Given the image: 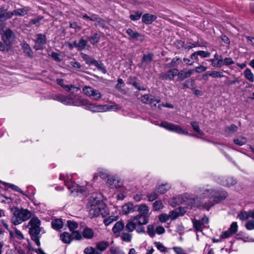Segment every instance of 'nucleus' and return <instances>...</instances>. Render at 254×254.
<instances>
[{
    "instance_id": "obj_20",
    "label": "nucleus",
    "mask_w": 254,
    "mask_h": 254,
    "mask_svg": "<svg viewBox=\"0 0 254 254\" xmlns=\"http://www.w3.org/2000/svg\"><path fill=\"white\" fill-rule=\"evenodd\" d=\"M64 81L63 79L58 78L57 79V84L62 87L67 92H70L72 90V89H76V91L79 90L80 89L79 88L75 87L72 84L65 85L64 83Z\"/></svg>"
},
{
    "instance_id": "obj_48",
    "label": "nucleus",
    "mask_w": 254,
    "mask_h": 254,
    "mask_svg": "<svg viewBox=\"0 0 254 254\" xmlns=\"http://www.w3.org/2000/svg\"><path fill=\"white\" fill-rule=\"evenodd\" d=\"M80 55L81 56V58L84 61H85L86 63L87 64H92L93 61L95 60V59H93L88 55L85 54L81 53Z\"/></svg>"
},
{
    "instance_id": "obj_11",
    "label": "nucleus",
    "mask_w": 254,
    "mask_h": 254,
    "mask_svg": "<svg viewBox=\"0 0 254 254\" xmlns=\"http://www.w3.org/2000/svg\"><path fill=\"white\" fill-rule=\"evenodd\" d=\"M140 101L144 104H149L151 106L156 107V105L154 104V103L156 102L158 103L160 102L161 100L160 98L158 97H156L152 95L146 94L141 96L140 97Z\"/></svg>"
},
{
    "instance_id": "obj_12",
    "label": "nucleus",
    "mask_w": 254,
    "mask_h": 254,
    "mask_svg": "<svg viewBox=\"0 0 254 254\" xmlns=\"http://www.w3.org/2000/svg\"><path fill=\"white\" fill-rule=\"evenodd\" d=\"M36 38L35 40V45L34 48L36 50H42L46 44L47 37L45 34H38L36 36Z\"/></svg>"
},
{
    "instance_id": "obj_6",
    "label": "nucleus",
    "mask_w": 254,
    "mask_h": 254,
    "mask_svg": "<svg viewBox=\"0 0 254 254\" xmlns=\"http://www.w3.org/2000/svg\"><path fill=\"white\" fill-rule=\"evenodd\" d=\"M12 215L11 218V223L17 225L28 220L32 215L31 211L27 209H19L17 207L11 208Z\"/></svg>"
},
{
    "instance_id": "obj_43",
    "label": "nucleus",
    "mask_w": 254,
    "mask_h": 254,
    "mask_svg": "<svg viewBox=\"0 0 254 254\" xmlns=\"http://www.w3.org/2000/svg\"><path fill=\"white\" fill-rule=\"evenodd\" d=\"M207 75L213 78H221L225 76L222 72L218 71H212L210 73L207 72Z\"/></svg>"
},
{
    "instance_id": "obj_28",
    "label": "nucleus",
    "mask_w": 254,
    "mask_h": 254,
    "mask_svg": "<svg viewBox=\"0 0 254 254\" xmlns=\"http://www.w3.org/2000/svg\"><path fill=\"white\" fill-rule=\"evenodd\" d=\"M21 46L24 53L29 57L32 58L33 57V51L31 50L30 46L24 42L21 43Z\"/></svg>"
},
{
    "instance_id": "obj_9",
    "label": "nucleus",
    "mask_w": 254,
    "mask_h": 254,
    "mask_svg": "<svg viewBox=\"0 0 254 254\" xmlns=\"http://www.w3.org/2000/svg\"><path fill=\"white\" fill-rule=\"evenodd\" d=\"M82 91L86 95L96 101L101 99L102 96L101 94L98 90L95 89L90 86H84L83 88Z\"/></svg>"
},
{
    "instance_id": "obj_60",
    "label": "nucleus",
    "mask_w": 254,
    "mask_h": 254,
    "mask_svg": "<svg viewBox=\"0 0 254 254\" xmlns=\"http://www.w3.org/2000/svg\"><path fill=\"white\" fill-rule=\"evenodd\" d=\"M152 58H153V54H152L144 55L142 58V62H146L147 63H149L152 61Z\"/></svg>"
},
{
    "instance_id": "obj_40",
    "label": "nucleus",
    "mask_w": 254,
    "mask_h": 254,
    "mask_svg": "<svg viewBox=\"0 0 254 254\" xmlns=\"http://www.w3.org/2000/svg\"><path fill=\"white\" fill-rule=\"evenodd\" d=\"M234 142L239 146H242L247 143V138L244 136H240L238 138L234 139Z\"/></svg>"
},
{
    "instance_id": "obj_24",
    "label": "nucleus",
    "mask_w": 254,
    "mask_h": 254,
    "mask_svg": "<svg viewBox=\"0 0 254 254\" xmlns=\"http://www.w3.org/2000/svg\"><path fill=\"white\" fill-rule=\"evenodd\" d=\"M100 37L98 33H95L91 36H86L85 38L87 40L90 42L91 44L94 45L99 43Z\"/></svg>"
},
{
    "instance_id": "obj_45",
    "label": "nucleus",
    "mask_w": 254,
    "mask_h": 254,
    "mask_svg": "<svg viewBox=\"0 0 254 254\" xmlns=\"http://www.w3.org/2000/svg\"><path fill=\"white\" fill-rule=\"evenodd\" d=\"M238 129V127L234 124L231 125L230 126H227L225 128V131L228 133H232L236 131Z\"/></svg>"
},
{
    "instance_id": "obj_50",
    "label": "nucleus",
    "mask_w": 254,
    "mask_h": 254,
    "mask_svg": "<svg viewBox=\"0 0 254 254\" xmlns=\"http://www.w3.org/2000/svg\"><path fill=\"white\" fill-rule=\"evenodd\" d=\"M181 61V59L180 58L175 57L173 58L171 62L168 64L169 66L172 67H176Z\"/></svg>"
},
{
    "instance_id": "obj_34",
    "label": "nucleus",
    "mask_w": 254,
    "mask_h": 254,
    "mask_svg": "<svg viewBox=\"0 0 254 254\" xmlns=\"http://www.w3.org/2000/svg\"><path fill=\"white\" fill-rule=\"evenodd\" d=\"M137 211L139 212V214H142L145 216H147L149 212V207L144 204H141L139 206H137Z\"/></svg>"
},
{
    "instance_id": "obj_10",
    "label": "nucleus",
    "mask_w": 254,
    "mask_h": 254,
    "mask_svg": "<svg viewBox=\"0 0 254 254\" xmlns=\"http://www.w3.org/2000/svg\"><path fill=\"white\" fill-rule=\"evenodd\" d=\"M209 222V219L206 216H204L200 220L193 219V227L196 232H201L205 227V225Z\"/></svg>"
},
{
    "instance_id": "obj_57",
    "label": "nucleus",
    "mask_w": 254,
    "mask_h": 254,
    "mask_svg": "<svg viewBox=\"0 0 254 254\" xmlns=\"http://www.w3.org/2000/svg\"><path fill=\"white\" fill-rule=\"evenodd\" d=\"M228 230H229L233 235L236 233L238 231V225L237 222H233L231 224Z\"/></svg>"
},
{
    "instance_id": "obj_31",
    "label": "nucleus",
    "mask_w": 254,
    "mask_h": 254,
    "mask_svg": "<svg viewBox=\"0 0 254 254\" xmlns=\"http://www.w3.org/2000/svg\"><path fill=\"white\" fill-rule=\"evenodd\" d=\"M82 236L85 239H91L94 237V232L91 228L86 227L82 232Z\"/></svg>"
},
{
    "instance_id": "obj_49",
    "label": "nucleus",
    "mask_w": 254,
    "mask_h": 254,
    "mask_svg": "<svg viewBox=\"0 0 254 254\" xmlns=\"http://www.w3.org/2000/svg\"><path fill=\"white\" fill-rule=\"evenodd\" d=\"M163 204L161 200H156L153 203V207L155 211H158L163 208Z\"/></svg>"
},
{
    "instance_id": "obj_53",
    "label": "nucleus",
    "mask_w": 254,
    "mask_h": 254,
    "mask_svg": "<svg viewBox=\"0 0 254 254\" xmlns=\"http://www.w3.org/2000/svg\"><path fill=\"white\" fill-rule=\"evenodd\" d=\"M84 252L85 254H97L98 251L96 248H94L92 247H89L84 249Z\"/></svg>"
},
{
    "instance_id": "obj_7",
    "label": "nucleus",
    "mask_w": 254,
    "mask_h": 254,
    "mask_svg": "<svg viewBox=\"0 0 254 254\" xmlns=\"http://www.w3.org/2000/svg\"><path fill=\"white\" fill-rule=\"evenodd\" d=\"M160 126L170 131H173L179 134L195 136L194 135L190 134L186 129L181 126L173 124H170L166 121L162 122Z\"/></svg>"
},
{
    "instance_id": "obj_8",
    "label": "nucleus",
    "mask_w": 254,
    "mask_h": 254,
    "mask_svg": "<svg viewBox=\"0 0 254 254\" xmlns=\"http://www.w3.org/2000/svg\"><path fill=\"white\" fill-rule=\"evenodd\" d=\"M0 32L2 41L11 48L12 43L16 38L14 33L9 28L1 29Z\"/></svg>"
},
{
    "instance_id": "obj_54",
    "label": "nucleus",
    "mask_w": 254,
    "mask_h": 254,
    "mask_svg": "<svg viewBox=\"0 0 254 254\" xmlns=\"http://www.w3.org/2000/svg\"><path fill=\"white\" fill-rule=\"evenodd\" d=\"M142 13L141 12L137 11L134 14H130L129 18L131 20L133 21L137 20L141 17Z\"/></svg>"
},
{
    "instance_id": "obj_23",
    "label": "nucleus",
    "mask_w": 254,
    "mask_h": 254,
    "mask_svg": "<svg viewBox=\"0 0 254 254\" xmlns=\"http://www.w3.org/2000/svg\"><path fill=\"white\" fill-rule=\"evenodd\" d=\"M137 205L134 206L132 202H128L124 204L122 207V210L124 213L127 214L130 212L134 211Z\"/></svg>"
},
{
    "instance_id": "obj_64",
    "label": "nucleus",
    "mask_w": 254,
    "mask_h": 254,
    "mask_svg": "<svg viewBox=\"0 0 254 254\" xmlns=\"http://www.w3.org/2000/svg\"><path fill=\"white\" fill-rule=\"evenodd\" d=\"M245 227L247 228V229L249 230H252L254 229V220H249L245 224Z\"/></svg>"
},
{
    "instance_id": "obj_2",
    "label": "nucleus",
    "mask_w": 254,
    "mask_h": 254,
    "mask_svg": "<svg viewBox=\"0 0 254 254\" xmlns=\"http://www.w3.org/2000/svg\"><path fill=\"white\" fill-rule=\"evenodd\" d=\"M52 98L65 105L80 106L87 104L86 100L77 94H73L72 92L67 96L61 94H54L52 96Z\"/></svg>"
},
{
    "instance_id": "obj_36",
    "label": "nucleus",
    "mask_w": 254,
    "mask_h": 254,
    "mask_svg": "<svg viewBox=\"0 0 254 254\" xmlns=\"http://www.w3.org/2000/svg\"><path fill=\"white\" fill-rule=\"evenodd\" d=\"M63 223L61 219H57L52 221V228L56 230H59L63 227Z\"/></svg>"
},
{
    "instance_id": "obj_21",
    "label": "nucleus",
    "mask_w": 254,
    "mask_h": 254,
    "mask_svg": "<svg viewBox=\"0 0 254 254\" xmlns=\"http://www.w3.org/2000/svg\"><path fill=\"white\" fill-rule=\"evenodd\" d=\"M126 33L131 39H138L141 42L144 40V37L141 34L136 31H133L131 29H127L126 30Z\"/></svg>"
},
{
    "instance_id": "obj_17",
    "label": "nucleus",
    "mask_w": 254,
    "mask_h": 254,
    "mask_svg": "<svg viewBox=\"0 0 254 254\" xmlns=\"http://www.w3.org/2000/svg\"><path fill=\"white\" fill-rule=\"evenodd\" d=\"M186 212V211L185 208L180 207L179 208L176 209L175 210L170 212V218L173 220L176 219L179 216L183 215Z\"/></svg>"
},
{
    "instance_id": "obj_1",
    "label": "nucleus",
    "mask_w": 254,
    "mask_h": 254,
    "mask_svg": "<svg viewBox=\"0 0 254 254\" xmlns=\"http://www.w3.org/2000/svg\"><path fill=\"white\" fill-rule=\"evenodd\" d=\"M215 196H217V191L213 189H205L201 194V197L195 196L191 198L190 201L193 207L206 208L209 210L213 203L210 201H206L204 198H215Z\"/></svg>"
},
{
    "instance_id": "obj_25",
    "label": "nucleus",
    "mask_w": 254,
    "mask_h": 254,
    "mask_svg": "<svg viewBox=\"0 0 254 254\" xmlns=\"http://www.w3.org/2000/svg\"><path fill=\"white\" fill-rule=\"evenodd\" d=\"M156 18V16L153 14H145L142 17V21L146 24H150Z\"/></svg>"
},
{
    "instance_id": "obj_32",
    "label": "nucleus",
    "mask_w": 254,
    "mask_h": 254,
    "mask_svg": "<svg viewBox=\"0 0 254 254\" xmlns=\"http://www.w3.org/2000/svg\"><path fill=\"white\" fill-rule=\"evenodd\" d=\"M244 75L245 78L250 82H254V74L250 68H246L244 71Z\"/></svg>"
},
{
    "instance_id": "obj_41",
    "label": "nucleus",
    "mask_w": 254,
    "mask_h": 254,
    "mask_svg": "<svg viewBox=\"0 0 254 254\" xmlns=\"http://www.w3.org/2000/svg\"><path fill=\"white\" fill-rule=\"evenodd\" d=\"M194 81L192 80H187L182 84V89L185 90L187 88H192L194 86Z\"/></svg>"
},
{
    "instance_id": "obj_14",
    "label": "nucleus",
    "mask_w": 254,
    "mask_h": 254,
    "mask_svg": "<svg viewBox=\"0 0 254 254\" xmlns=\"http://www.w3.org/2000/svg\"><path fill=\"white\" fill-rule=\"evenodd\" d=\"M60 180H63L64 181V184L67 187L68 190H70L71 192H73L74 191L76 192L81 191L83 192L82 190L78 188L75 183L72 182L71 180L68 181L65 180V176L64 175H61L60 176Z\"/></svg>"
},
{
    "instance_id": "obj_39",
    "label": "nucleus",
    "mask_w": 254,
    "mask_h": 254,
    "mask_svg": "<svg viewBox=\"0 0 254 254\" xmlns=\"http://www.w3.org/2000/svg\"><path fill=\"white\" fill-rule=\"evenodd\" d=\"M211 62H215L217 61L216 67L220 68L222 66V57L221 55L215 54L214 58L210 60Z\"/></svg>"
},
{
    "instance_id": "obj_55",
    "label": "nucleus",
    "mask_w": 254,
    "mask_h": 254,
    "mask_svg": "<svg viewBox=\"0 0 254 254\" xmlns=\"http://www.w3.org/2000/svg\"><path fill=\"white\" fill-rule=\"evenodd\" d=\"M109 251L111 254H125L119 248L111 247Z\"/></svg>"
},
{
    "instance_id": "obj_35",
    "label": "nucleus",
    "mask_w": 254,
    "mask_h": 254,
    "mask_svg": "<svg viewBox=\"0 0 254 254\" xmlns=\"http://www.w3.org/2000/svg\"><path fill=\"white\" fill-rule=\"evenodd\" d=\"M170 188L169 185L167 184L159 185L156 188L155 191L159 194H164L167 192Z\"/></svg>"
},
{
    "instance_id": "obj_56",
    "label": "nucleus",
    "mask_w": 254,
    "mask_h": 254,
    "mask_svg": "<svg viewBox=\"0 0 254 254\" xmlns=\"http://www.w3.org/2000/svg\"><path fill=\"white\" fill-rule=\"evenodd\" d=\"M155 246L157 249L161 252H165L167 251V248H166L161 243L156 242L154 243Z\"/></svg>"
},
{
    "instance_id": "obj_27",
    "label": "nucleus",
    "mask_w": 254,
    "mask_h": 254,
    "mask_svg": "<svg viewBox=\"0 0 254 254\" xmlns=\"http://www.w3.org/2000/svg\"><path fill=\"white\" fill-rule=\"evenodd\" d=\"M78 51L83 50L85 49H88L90 48V46L88 44L87 40L84 39L83 37L80 38L78 42Z\"/></svg>"
},
{
    "instance_id": "obj_33",
    "label": "nucleus",
    "mask_w": 254,
    "mask_h": 254,
    "mask_svg": "<svg viewBox=\"0 0 254 254\" xmlns=\"http://www.w3.org/2000/svg\"><path fill=\"white\" fill-rule=\"evenodd\" d=\"M61 239L65 244H70L72 241L71 235L67 232H64L61 234Z\"/></svg>"
},
{
    "instance_id": "obj_37",
    "label": "nucleus",
    "mask_w": 254,
    "mask_h": 254,
    "mask_svg": "<svg viewBox=\"0 0 254 254\" xmlns=\"http://www.w3.org/2000/svg\"><path fill=\"white\" fill-rule=\"evenodd\" d=\"M28 10L26 8H21L16 9L13 11L11 12L12 14V16L14 15L16 16H24L27 13Z\"/></svg>"
},
{
    "instance_id": "obj_58",
    "label": "nucleus",
    "mask_w": 254,
    "mask_h": 254,
    "mask_svg": "<svg viewBox=\"0 0 254 254\" xmlns=\"http://www.w3.org/2000/svg\"><path fill=\"white\" fill-rule=\"evenodd\" d=\"M234 64L233 60L230 58H226L224 59H222V66H228Z\"/></svg>"
},
{
    "instance_id": "obj_30",
    "label": "nucleus",
    "mask_w": 254,
    "mask_h": 254,
    "mask_svg": "<svg viewBox=\"0 0 254 254\" xmlns=\"http://www.w3.org/2000/svg\"><path fill=\"white\" fill-rule=\"evenodd\" d=\"M137 224L135 221L132 220V217L131 220L128 221V223L125 226V230L128 232H132L136 228Z\"/></svg>"
},
{
    "instance_id": "obj_5",
    "label": "nucleus",
    "mask_w": 254,
    "mask_h": 254,
    "mask_svg": "<svg viewBox=\"0 0 254 254\" xmlns=\"http://www.w3.org/2000/svg\"><path fill=\"white\" fill-rule=\"evenodd\" d=\"M41 223L40 220L38 217H33L27 225L31 238L37 246H40V239L41 237L40 233L42 231V227H40Z\"/></svg>"
},
{
    "instance_id": "obj_63",
    "label": "nucleus",
    "mask_w": 254,
    "mask_h": 254,
    "mask_svg": "<svg viewBox=\"0 0 254 254\" xmlns=\"http://www.w3.org/2000/svg\"><path fill=\"white\" fill-rule=\"evenodd\" d=\"M50 55L56 62H60L62 61L59 53L52 52Z\"/></svg>"
},
{
    "instance_id": "obj_42",
    "label": "nucleus",
    "mask_w": 254,
    "mask_h": 254,
    "mask_svg": "<svg viewBox=\"0 0 254 254\" xmlns=\"http://www.w3.org/2000/svg\"><path fill=\"white\" fill-rule=\"evenodd\" d=\"M190 125L193 129V130L197 132L199 135H203L204 133L203 132L199 129V127L198 123L196 122H191L190 123Z\"/></svg>"
},
{
    "instance_id": "obj_62",
    "label": "nucleus",
    "mask_w": 254,
    "mask_h": 254,
    "mask_svg": "<svg viewBox=\"0 0 254 254\" xmlns=\"http://www.w3.org/2000/svg\"><path fill=\"white\" fill-rule=\"evenodd\" d=\"M147 197H148L149 201H152L157 198L158 193L155 191V192L148 193L147 194Z\"/></svg>"
},
{
    "instance_id": "obj_4",
    "label": "nucleus",
    "mask_w": 254,
    "mask_h": 254,
    "mask_svg": "<svg viewBox=\"0 0 254 254\" xmlns=\"http://www.w3.org/2000/svg\"><path fill=\"white\" fill-rule=\"evenodd\" d=\"M91 207L89 210L92 217L102 216L104 217L109 214L108 209L106 205L97 197L92 196L90 199Z\"/></svg>"
},
{
    "instance_id": "obj_38",
    "label": "nucleus",
    "mask_w": 254,
    "mask_h": 254,
    "mask_svg": "<svg viewBox=\"0 0 254 254\" xmlns=\"http://www.w3.org/2000/svg\"><path fill=\"white\" fill-rule=\"evenodd\" d=\"M92 64L95 65L99 70L102 71L103 73H106L107 72V70L104 64L101 62H98L97 60H95L93 61V63Z\"/></svg>"
},
{
    "instance_id": "obj_18",
    "label": "nucleus",
    "mask_w": 254,
    "mask_h": 254,
    "mask_svg": "<svg viewBox=\"0 0 254 254\" xmlns=\"http://www.w3.org/2000/svg\"><path fill=\"white\" fill-rule=\"evenodd\" d=\"M7 9L2 7L0 8V22H2L12 16L11 11H6Z\"/></svg>"
},
{
    "instance_id": "obj_16",
    "label": "nucleus",
    "mask_w": 254,
    "mask_h": 254,
    "mask_svg": "<svg viewBox=\"0 0 254 254\" xmlns=\"http://www.w3.org/2000/svg\"><path fill=\"white\" fill-rule=\"evenodd\" d=\"M194 72V70L193 69H189L186 71L185 69L181 70L180 71H178V80L182 81L185 79L189 77Z\"/></svg>"
},
{
    "instance_id": "obj_13",
    "label": "nucleus",
    "mask_w": 254,
    "mask_h": 254,
    "mask_svg": "<svg viewBox=\"0 0 254 254\" xmlns=\"http://www.w3.org/2000/svg\"><path fill=\"white\" fill-rule=\"evenodd\" d=\"M88 101H87V104L86 106V109L91 111L93 112H105L108 110L109 108L107 105H96L93 103H87Z\"/></svg>"
},
{
    "instance_id": "obj_61",
    "label": "nucleus",
    "mask_w": 254,
    "mask_h": 254,
    "mask_svg": "<svg viewBox=\"0 0 254 254\" xmlns=\"http://www.w3.org/2000/svg\"><path fill=\"white\" fill-rule=\"evenodd\" d=\"M89 20L97 21L99 24H101L102 22L103 21L97 15L94 14H92L90 16Z\"/></svg>"
},
{
    "instance_id": "obj_59",
    "label": "nucleus",
    "mask_w": 254,
    "mask_h": 254,
    "mask_svg": "<svg viewBox=\"0 0 254 254\" xmlns=\"http://www.w3.org/2000/svg\"><path fill=\"white\" fill-rule=\"evenodd\" d=\"M71 238L77 240H80L82 239L81 234L77 231H73L71 234Z\"/></svg>"
},
{
    "instance_id": "obj_22",
    "label": "nucleus",
    "mask_w": 254,
    "mask_h": 254,
    "mask_svg": "<svg viewBox=\"0 0 254 254\" xmlns=\"http://www.w3.org/2000/svg\"><path fill=\"white\" fill-rule=\"evenodd\" d=\"M220 183L224 186L229 187L235 185L237 181L233 178L227 177L222 178L220 180Z\"/></svg>"
},
{
    "instance_id": "obj_15",
    "label": "nucleus",
    "mask_w": 254,
    "mask_h": 254,
    "mask_svg": "<svg viewBox=\"0 0 254 254\" xmlns=\"http://www.w3.org/2000/svg\"><path fill=\"white\" fill-rule=\"evenodd\" d=\"M132 220L135 221L137 225L141 226L148 223V216L142 214H138L132 217Z\"/></svg>"
},
{
    "instance_id": "obj_29",
    "label": "nucleus",
    "mask_w": 254,
    "mask_h": 254,
    "mask_svg": "<svg viewBox=\"0 0 254 254\" xmlns=\"http://www.w3.org/2000/svg\"><path fill=\"white\" fill-rule=\"evenodd\" d=\"M125 228V224L122 221H118L113 227L112 231L115 234L121 232Z\"/></svg>"
},
{
    "instance_id": "obj_51",
    "label": "nucleus",
    "mask_w": 254,
    "mask_h": 254,
    "mask_svg": "<svg viewBox=\"0 0 254 254\" xmlns=\"http://www.w3.org/2000/svg\"><path fill=\"white\" fill-rule=\"evenodd\" d=\"M67 226L70 231H73L78 227V224L75 222L71 220H68L67 222Z\"/></svg>"
},
{
    "instance_id": "obj_44",
    "label": "nucleus",
    "mask_w": 254,
    "mask_h": 254,
    "mask_svg": "<svg viewBox=\"0 0 254 254\" xmlns=\"http://www.w3.org/2000/svg\"><path fill=\"white\" fill-rule=\"evenodd\" d=\"M238 218L242 221L247 220L250 217V214H249V211H243L238 214Z\"/></svg>"
},
{
    "instance_id": "obj_3",
    "label": "nucleus",
    "mask_w": 254,
    "mask_h": 254,
    "mask_svg": "<svg viewBox=\"0 0 254 254\" xmlns=\"http://www.w3.org/2000/svg\"><path fill=\"white\" fill-rule=\"evenodd\" d=\"M52 98L65 105L80 106L87 104L86 100L77 94H73L72 92L67 96L61 94H54L52 96Z\"/></svg>"
},
{
    "instance_id": "obj_46",
    "label": "nucleus",
    "mask_w": 254,
    "mask_h": 254,
    "mask_svg": "<svg viewBox=\"0 0 254 254\" xmlns=\"http://www.w3.org/2000/svg\"><path fill=\"white\" fill-rule=\"evenodd\" d=\"M118 219V217L115 216H110L104 220V223L106 226L109 225L113 222L116 221Z\"/></svg>"
},
{
    "instance_id": "obj_47",
    "label": "nucleus",
    "mask_w": 254,
    "mask_h": 254,
    "mask_svg": "<svg viewBox=\"0 0 254 254\" xmlns=\"http://www.w3.org/2000/svg\"><path fill=\"white\" fill-rule=\"evenodd\" d=\"M121 237L123 241L129 242L131 240L132 235L128 233L124 232L122 233Z\"/></svg>"
},
{
    "instance_id": "obj_52",
    "label": "nucleus",
    "mask_w": 254,
    "mask_h": 254,
    "mask_svg": "<svg viewBox=\"0 0 254 254\" xmlns=\"http://www.w3.org/2000/svg\"><path fill=\"white\" fill-rule=\"evenodd\" d=\"M4 186H8L9 188H11V189H12L13 190H15L17 192H20L21 193L24 194V193L23 192V191L21 190V189L18 188L17 186L14 185H13V184H8V183H5V182H1Z\"/></svg>"
},
{
    "instance_id": "obj_26",
    "label": "nucleus",
    "mask_w": 254,
    "mask_h": 254,
    "mask_svg": "<svg viewBox=\"0 0 254 254\" xmlns=\"http://www.w3.org/2000/svg\"><path fill=\"white\" fill-rule=\"evenodd\" d=\"M110 246V243L108 241H102L99 242L96 245V249L100 252L105 251Z\"/></svg>"
},
{
    "instance_id": "obj_19",
    "label": "nucleus",
    "mask_w": 254,
    "mask_h": 254,
    "mask_svg": "<svg viewBox=\"0 0 254 254\" xmlns=\"http://www.w3.org/2000/svg\"><path fill=\"white\" fill-rule=\"evenodd\" d=\"M178 69L177 68H173L169 70L164 75L162 76L163 79H168L169 80H173L175 76H178Z\"/></svg>"
}]
</instances>
